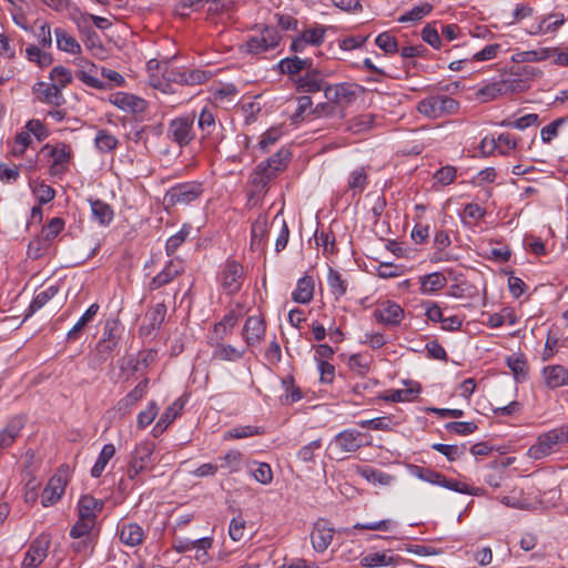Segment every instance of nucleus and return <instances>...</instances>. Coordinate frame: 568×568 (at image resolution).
<instances>
[{
  "label": "nucleus",
  "instance_id": "obj_10",
  "mask_svg": "<svg viewBox=\"0 0 568 568\" xmlns=\"http://www.w3.org/2000/svg\"><path fill=\"white\" fill-rule=\"evenodd\" d=\"M335 529L326 519H318L311 534L312 546L315 551L324 552L333 541Z\"/></svg>",
  "mask_w": 568,
  "mask_h": 568
},
{
  "label": "nucleus",
  "instance_id": "obj_48",
  "mask_svg": "<svg viewBox=\"0 0 568 568\" xmlns=\"http://www.w3.org/2000/svg\"><path fill=\"white\" fill-rule=\"evenodd\" d=\"M396 562V558L393 556H387L384 552H374L368 554L361 558V566L367 568H377L388 565H394Z\"/></svg>",
  "mask_w": 568,
  "mask_h": 568
},
{
  "label": "nucleus",
  "instance_id": "obj_63",
  "mask_svg": "<svg viewBox=\"0 0 568 568\" xmlns=\"http://www.w3.org/2000/svg\"><path fill=\"white\" fill-rule=\"evenodd\" d=\"M564 13L556 12L544 16L539 19L546 34L556 32L565 23Z\"/></svg>",
  "mask_w": 568,
  "mask_h": 568
},
{
  "label": "nucleus",
  "instance_id": "obj_34",
  "mask_svg": "<svg viewBox=\"0 0 568 568\" xmlns=\"http://www.w3.org/2000/svg\"><path fill=\"white\" fill-rule=\"evenodd\" d=\"M213 545V539L211 537H203L195 540H191L187 538H178L173 541L172 548L179 552L183 554L193 549H203L211 548Z\"/></svg>",
  "mask_w": 568,
  "mask_h": 568
},
{
  "label": "nucleus",
  "instance_id": "obj_30",
  "mask_svg": "<svg viewBox=\"0 0 568 568\" xmlns=\"http://www.w3.org/2000/svg\"><path fill=\"white\" fill-rule=\"evenodd\" d=\"M212 359L215 361H226V362H236L244 356V351L237 349L230 344H224L222 341H216L215 344H212Z\"/></svg>",
  "mask_w": 568,
  "mask_h": 568
},
{
  "label": "nucleus",
  "instance_id": "obj_19",
  "mask_svg": "<svg viewBox=\"0 0 568 568\" xmlns=\"http://www.w3.org/2000/svg\"><path fill=\"white\" fill-rule=\"evenodd\" d=\"M166 305L164 303H158L145 314V324L140 327V334L144 336L151 335L154 331H158L163 324L166 315Z\"/></svg>",
  "mask_w": 568,
  "mask_h": 568
},
{
  "label": "nucleus",
  "instance_id": "obj_26",
  "mask_svg": "<svg viewBox=\"0 0 568 568\" xmlns=\"http://www.w3.org/2000/svg\"><path fill=\"white\" fill-rule=\"evenodd\" d=\"M60 292V284H51L43 290L36 293L33 300L31 301L26 318L30 317L32 314H34L37 311L42 308L49 301H51L58 293Z\"/></svg>",
  "mask_w": 568,
  "mask_h": 568
},
{
  "label": "nucleus",
  "instance_id": "obj_61",
  "mask_svg": "<svg viewBox=\"0 0 568 568\" xmlns=\"http://www.w3.org/2000/svg\"><path fill=\"white\" fill-rule=\"evenodd\" d=\"M190 234V226L183 225L174 235L170 236L165 244V252L169 256L173 255L176 250L184 243Z\"/></svg>",
  "mask_w": 568,
  "mask_h": 568
},
{
  "label": "nucleus",
  "instance_id": "obj_53",
  "mask_svg": "<svg viewBox=\"0 0 568 568\" xmlns=\"http://www.w3.org/2000/svg\"><path fill=\"white\" fill-rule=\"evenodd\" d=\"M64 225L65 222L62 217H53L42 227L40 236L51 245V242L63 231Z\"/></svg>",
  "mask_w": 568,
  "mask_h": 568
},
{
  "label": "nucleus",
  "instance_id": "obj_20",
  "mask_svg": "<svg viewBox=\"0 0 568 568\" xmlns=\"http://www.w3.org/2000/svg\"><path fill=\"white\" fill-rule=\"evenodd\" d=\"M149 386V379L141 381L130 393L121 398L116 404V409L121 415L131 412L132 407L144 397Z\"/></svg>",
  "mask_w": 568,
  "mask_h": 568
},
{
  "label": "nucleus",
  "instance_id": "obj_25",
  "mask_svg": "<svg viewBox=\"0 0 568 568\" xmlns=\"http://www.w3.org/2000/svg\"><path fill=\"white\" fill-rule=\"evenodd\" d=\"M104 503L95 499L91 495H84L78 503L79 517L93 521L95 524L97 516L102 511Z\"/></svg>",
  "mask_w": 568,
  "mask_h": 568
},
{
  "label": "nucleus",
  "instance_id": "obj_47",
  "mask_svg": "<svg viewBox=\"0 0 568 568\" xmlns=\"http://www.w3.org/2000/svg\"><path fill=\"white\" fill-rule=\"evenodd\" d=\"M359 475L372 484L381 486H388L392 484L394 477L387 473L373 467H365L359 470Z\"/></svg>",
  "mask_w": 568,
  "mask_h": 568
},
{
  "label": "nucleus",
  "instance_id": "obj_6",
  "mask_svg": "<svg viewBox=\"0 0 568 568\" xmlns=\"http://www.w3.org/2000/svg\"><path fill=\"white\" fill-rule=\"evenodd\" d=\"M202 194V187L199 183H181L172 186L165 194L164 200L169 205L190 204L197 200Z\"/></svg>",
  "mask_w": 568,
  "mask_h": 568
},
{
  "label": "nucleus",
  "instance_id": "obj_16",
  "mask_svg": "<svg viewBox=\"0 0 568 568\" xmlns=\"http://www.w3.org/2000/svg\"><path fill=\"white\" fill-rule=\"evenodd\" d=\"M290 159V150L282 148L275 154L270 156L265 162H262L258 168L267 179H272L276 176L278 172L285 169Z\"/></svg>",
  "mask_w": 568,
  "mask_h": 568
},
{
  "label": "nucleus",
  "instance_id": "obj_40",
  "mask_svg": "<svg viewBox=\"0 0 568 568\" xmlns=\"http://www.w3.org/2000/svg\"><path fill=\"white\" fill-rule=\"evenodd\" d=\"M267 216L265 214H258L254 220L251 227V246L258 248L267 233Z\"/></svg>",
  "mask_w": 568,
  "mask_h": 568
},
{
  "label": "nucleus",
  "instance_id": "obj_59",
  "mask_svg": "<svg viewBox=\"0 0 568 568\" xmlns=\"http://www.w3.org/2000/svg\"><path fill=\"white\" fill-rule=\"evenodd\" d=\"M357 425L362 428H368L373 430H389L393 426V419L390 416H382L372 419H363L357 422Z\"/></svg>",
  "mask_w": 568,
  "mask_h": 568
},
{
  "label": "nucleus",
  "instance_id": "obj_22",
  "mask_svg": "<svg viewBox=\"0 0 568 568\" xmlns=\"http://www.w3.org/2000/svg\"><path fill=\"white\" fill-rule=\"evenodd\" d=\"M308 71L296 80V89L303 93H315L322 91L324 80L317 69H307Z\"/></svg>",
  "mask_w": 568,
  "mask_h": 568
},
{
  "label": "nucleus",
  "instance_id": "obj_12",
  "mask_svg": "<svg viewBox=\"0 0 568 568\" xmlns=\"http://www.w3.org/2000/svg\"><path fill=\"white\" fill-rule=\"evenodd\" d=\"M43 150H50L49 155L52 158L50 174L54 176L64 174L68 170V163L71 159L70 148L63 143L52 148L47 144Z\"/></svg>",
  "mask_w": 568,
  "mask_h": 568
},
{
  "label": "nucleus",
  "instance_id": "obj_14",
  "mask_svg": "<svg viewBox=\"0 0 568 568\" xmlns=\"http://www.w3.org/2000/svg\"><path fill=\"white\" fill-rule=\"evenodd\" d=\"M243 267L235 261H229L222 272V285L229 294H234L241 288Z\"/></svg>",
  "mask_w": 568,
  "mask_h": 568
},
{
  "label": "nucleus",
  "instance_id": "obj_36",
  "mask_svg": "<svg viewBox=\"0 0 568 568\" xmlns=\"http://www.w3.org/2000/svg\"><path fill=\"white\" fill-rule=\"evenodd\" d=\"M420 282V293L422 294H433L442 288H444L447 284L446 277L438 272L430 273L424 275L419 278Z\"/></svg>",
  "mask_w": 568,
  "mask_h": 568
},
{
  "label": "nucleus",
  "instance_id": "obj_5",
  "mask_svg": "<svg viewBox=\"0 0 568 568\" xmlns=\"http://www.w3.org/2000/svg\"><path fill=\"white\" fill-rule=\"evenodd\" d=\"M154 448V444L149 440L141 442L135 446L128 468L130 479H134L141 471L151 466Z\"/></svg>",
  "mask_w": 568,
  "mask_h": 568
},
{
  "label": "nucleus",
  "instance_id": "obj_28",
  "mask_svg": "<svg viewBox=\"0 0 568 568\" xmlns=\"http://www.w3.org/2000/svg\"><path fill=\"white\" fill-rule=\"evenodd\" d=\"M312 65L313 59H302L297 55L284 58L278 63L280 71L288 75H295L303 70L311 69Z\"/></svg>",
  "mask_w": 568,
  "mask_h": 568
},
{
  "label": "nucleus",
  "instance_id": "obj_51",
  "mask_svg": "<svg viewBox=\"0 0 568 568\" xmlns=\"http://www.w3.org/2000/svg\"><path fill=\"white\" fill-rule=\"evenodd\" d=\"M327 283L331 288L332 294L336 298H339L343 295H345V293L347 291V283L345 280L342 278V275L337 271L333 270L332 267H329V270H328Z\"/></svg>",
  "mask_w": 568,
  "mask_h": 568
},
{
  "label": "nucleus",
  "instance_id": "obj_7",
  "mask_svg": "<svg viewBox=\"0 0 568 568\" xmlns=\"http://www.w3.org/2000/svg\"><path fill=\"white\" fill-rule=\"evenodd\" d=\"M374 318L387 327H395L404 320L405 312L399 304L393 301H383L373 312Z\"/></svg>",
  "mask_w": 568,
  "mask_h": 568
},
{
  "label": "nucleus",
  "instance_id": "obj_17",
  "mask_svg": "<svg viewBox=\"0 0 568 568\" xmlns=\"http://www.w3.org/2000/svg\"><path fill=\"white\" fill-rule=\"evenodd\" d=\"M333 443L344 453H353L364 446L363 434L353 428L338 433Z\"/></svg>",
  "mask_w": 568,
  "mask_h": 568
},
{
  "label": "nucleus",
  "instance_id": "obj_55",
  "mask_svg": "<svg viewBox=\"0 0 568 568\" xmlns=\"http://www.w3.org/2000/svg\"><path fill=\"white\" fill-rule=\"evenodd\" d=\"M258 434H261V433L258 430V427H256V426H251V425L237 426V427L231 428L227 432H225L223 435V439L224 440L242 439V438L252 437V436H255Z\"/></svg>",
  "mask_w": 568,
  "mask_h": 568
},
{
  "label": "nucleus",
  "instance_id": "obj_13",
  "mask_svg": "<svg viewBox=\"0 0 568 568\" xmlns=\"http://www.w3.org/2000/svg\"><path fill=\"white\" fill-rule=\"evenodd\" d=\"M564 442V433L558 429H552L538 438V443L530 447L529 452L535 458H540L549 455L554 447Z\"/></svg>",
  "mask_w": 568,
  "mask_h": 568
},
{
  "label": "nucleus",
  "instance_id": "obj_32",
  "mask_svg": "<svg viewBox=\"0 0 568 568\" xmlns=\"http://www.w3.org/2000/svg\"><path fill=\"white\" fill-rule=\"evenodd\" d=\"M118 344V342L100 339L91 355L90 365L95 368L106 362L111 357Z\"/></svg>",
  "mask_w": 568,
  "mask_h": 568
},
{
  "label": "nucleus",
  "instance_id": "obj_15",
  "mask_svg": "<svg viewBox=\"0 0 568 568\" xmlns=\"http://www.w3.org/2000/svg\"><path fill=\"white\" fill-rule=\"evenodd\" d=\"M67 486V479L58 474L54 475L49 483L47 484L45 488L42 491L41 495V504L43 507H49L54 505L60 500L62 495L64 494V489Z\"/></svg>",
  "mask_w": 568,
  "mask_h": 568
},
{
  "label": "nucleus",
  "instance_id": "obj_60",
  "mask_svg": "<svg viewBox=\"0 0 568 568\" xmlns=\"http://www.w3.org/2000/svg\"><path fill=\"white\" fill-rule=\"evenodd\" d=\"M52 83L61 91L72 81L71 71L62 65L54 67L50 72Z\"/></svg>",
  "mask_w": 568,
  "mask_h": 568
},
{
  "label": "nucleus",
  "instance_id": "obj_4",
  "mask_svg": "<svg viewBox=\"0 0 568 568\" xmlns=\"http://www.w3.org/2000/svg\"><path fill=\"white\" fill-rule=\"evenodd\" d=\"M194 121V114H187L171 120L168 128L169 139L178 143L180 146L189 145L195 138L193 129Z\"/></svg>",
  "mask_w": 568,
  "mask_h": 568
},
{
  "label": "nucleus",
  "instance_id": "obj_45",
  "mask_svg": "<svg viewBox=\"0 0 568 568\" xmlns=\"http://www.w3.org/2000/svg\"><path fill=\"white\" fill-rule=\"evenodd\" d=\"M114 454H115V447L113 444H105L102 447V449L99 454V457L91 469V476L93 478H99L102 475L108 463L114 456Z\"/></svg>",
  "mask_w": 568,
  "mask_h": 568
},
{
  "label": "nucleus",
  "instance_id": "obj_8",
  "mask_svg": "<svg viewBox=\"0 0 568 568\" xmlns=\"http://www.w3.org/2000/svg\"><path fill=\"white\" fill-rule=\"evenodd\" d=\"M50 546V538L47 535H40L29 546L24 559L22 561L23 568H37L48 556Z\"/></svg>",
  "mask_w": 568,
  "mask_h": 568
},
{
  "label": "nucleus",
  "instance_id": "obj_39",
  "mask_svg": "<svg viewBox=\"0 0 568 568\" xmlns=\"http://www.w3.org/2000/svg\"><path fill=\"white\" fill-rule=\"evenodd\" d=\"M219 459L221 460L219 467L226 469L230 474L239 473L244 465V456L237 449H230Z\"/></svg>",
  "mask_w": 568,
  "mask_h": 568
},
{
  "label": "nucleus",
  "instance_id": "obj_3",
  "mask_svg": "<svg viewBox=\"0 0 568 568\" xmlns=\"http://www.w3.org/2000/svg\"><path fill=\"white\" fill-rule=\"evenodd\" d=\"M282 37L278 30L272 26H264L257 36H252L245 43V50L250 54L258 55L274 50Z\"/></svg>",
  "mask_w": 568,
  "mask_h": 568
},
{
  "label": "nucleus",
  "instance_id": "obj_52",
  "mask_svg": "<svg viewBox=\"0 0 568 568\" xmlns=\"http://www.w3.org/2000/svg\"><path fill=\"white\" fill-rule=\"evenodd\" d=\"M183 408V404H180L179 400L174 402L170 405L165 412L162 414L159 422L155 424V429L160 428V432H164L180 415V412Z\"/></svg>",
  "mask_w": 568,
  "mask_h": 568
},
{
  "label": "nucleus",
  "instance_id": "obj_33",
  "mask_svg": "<svg viewBox=\"0 0 568 568\" xmlns=\"http://www.w3.org/2000/svg\"><path fill=\"white\" fill-rule=\"evenodd\" d=\"M99 304L93 303L89 306V308L83 313V315L78 320V322L73 325V327L68 332L67 338L68 341H77L83 328L93 321L95 315L99 312Z\"/></svg>",
  "mask_w": 568,
  "mask_h": 568
},
{
  "label": "nucleus",
  "instance_id": "obj_57",
  "mask_svg": "<svg viewBox=\"0 0 568 568\" xmlns=\"http://www.w3.org/2000/svg\"><path fill=\"white\" fill-rule=\"evenodd\" d=\"M433 10V6L430 3H422L419 6L414 7L408 12L402 14L397 20L400 23L410 22V21H419L425 16L429 14Z\"/></svg>",
  "mask_w": 568,
  "mask_h": 568
},
{
  "label": "nucleus",
  "instance_id": "obj_58",
  "mask_svg": "<svg viewBox=\"0 0 568 568\" xmlns=\"http://www.w3.org/2000/svg\"><path fill=\"white\" fill-rule=\"evenodd\" d=\"M95 146L101 152H110L118 146V139L105 130H100L94 139Z\"/></svg>",
  "mask_w": 568,
  "mask_h": 568
},
{
  "label": "nucleus",
  "instance_id": "obj_46",
  "mask_svg": "<svg viewBox=\"0 0 568 568\" xmlns=\"http://www.w3.org/2000/svg\"><path fill=\"white\" fill-rule=\"evenodd\" d=\"M420 393V386L417 383H412L409 387L403 389L390 390L384 398L389 402H410Z\"/></svg>",
  "mask_w": 568,
  "mask_h": 568
},
{
  "label": "nucleus",
  "instance_id": "obj_18",
  "mask_svg": "<svg viewBox=\"0 0 568 568\" xmlns=\"http://www.w3.org/2000/svg\"><path fill=\"white\" fill-rule=\"evenodd\" d=\"M266 326L258 316H248L245 321L242 336L248 346L258 344L265 335Z\"/></svg>",
  "mask_w": 568,
  "mask_h": 568
},
{
  "label": "nucleus",
  "instance_id": "obj_2",
  "mask_svg": "<svg viewBox=\"0 0 568 568\" xmlns=\"http://www.w3.org/2000/svg\"><path fill=\"white\" fill-rule=\"evenodd\" d=\"M529 89L526 80L520 78L514 69L500 80L488 83L477 91V99L481 102H488L503 95H513L525 92Z\"/></svg>",
  "mask_w": 568,
  "mask_h": 568
},
{
  "label": "nucleus",
  "instance_id": "obj_42",
  "mask_svg": "<svg viewBox=\"0 0 568 568\" xmlns=\"http://www.w3.org/2000/svg\"><path fill=\"white\" fill-rule=\"evenodd\" d=\"M212 77V73L210 71L205 70H199V69H185L183 71V74L180 75L178 79V83L182 85H197L205 83L207 80H210Z\"/></svg>",
  "mask_w": 568,
  "mask_h": 568
},
{
  "label": "nucleus",
  "instance_id": "obj_38",
  "mask_svg": "<svg viewBox=\"0 0 568 568\" xmlns=\"http://www.w3.org/2000/svg\"><path fill=\"white\" fill-rule=\"evenodd\" d=\"M91 211L94 220L101 225H109L113 220L112 207L102 200H90Z\"/></svg>",
  "mask_w": 568,
  "mask_h": 568
},
{
  "label": "nucleus",
  "instance_id": "obj_50",
  "mask_svg": "<svg viewBox=\"0 0 568 568\" xmlns=\"http://www.w3.org/2000/svg\"><path fill=\"white\" fill-rule=\"evenodd\" d=\"M347 184L353 196L362 194L367 184V175L364 168L354 170L348 176Z\"/></svg>",
  "mask_w": 568,
  "mask_h": 568
},
{
  "label": "nucleus",
  "instance_id": "obj_1",
  "mask_svg": "<svg viewBox=\"0 0 568 568\" xmlns=\"http://www.w3.org/2000/svg\"><path fill=\"white\" fill-rule=\"evenodd\" d=\"M430 94L419 100L416 111L428 120H438L455 115L460 110V103L454 98L438 91H429Z\"/></svg>",
  "mask_w": 568,
  "mask_h": 568
},
{
  "label": "nucleus",
  "instance_id": "obj_24",
  "mask_svg": "<svg viewBox=\"0 0 568 568\" xmlns=\"http://www.w3.org/2000/svg\"><path fill=\"white\" fill-rule=\"evenodd\" d=\"M34 92L39 100L47 104L60 106L64 103L61 90L53 83L39 82L34 88Z\"/></svg>",
  "mask_w": 568,
  "mask_h": 568
},
{
  "label": "nucleus",
  "instance_id": "obj_37",
  "mask_svg": "<svg viewBox=\"0 0 568 568\" xmlns=\"http://www.w3.org/2000/svg\"><path fill=\"white\" fill-rule=\"evenodd\" d=\"M57 45L61 51L78 54L81 52V45L74 37L69 34L64 29L57 28L54 30Z\"/></svg>",
  "mask_w": 568,
  "mask_h": 568
},
{
  "label": "nucleus",
  "instance_id": "obj_27",
  "mask_svg": "<svg viewBox=\"0 0 568 568\" xmlns=\"http://www.w3.org/2000/svg\"><path fill=\"white\" fill-rule=\"evenodd\" d=\"M545 383L549 388L568 385V368L561 365H551L542 369Z\"/></svg>",
  "mask_w": 568,
  "mask_h": 568
},
{
  "label": "nucleus",
  "instance_id": "obj_9",
  "mask_svg": "<svg viewBox=\"0 0 568 568\" xmlns=\"http://www.w3.org/2000/svg\"><path fill=\"white\" fill-rule=\"evenodd\" d=\"M197 126L201 130V139L203 142L210 144H217L221 138L217 134V129L221 126L216 120L212 109L204 108L199 114Z\"/></svg>",
  "mask_w": 568,
  "mask_h": 568
},
{
  "label": "nucleus",
  "instance_id": "obj_31",
  "mask_svg": "<svg viewBox=\"0 0 568 568\" xmlns=\"http://www.w3.org/2000/svg\"><path fill=\"white\" fill-rule=\"evenodd\" d=\"M314 295V280L312 276H303L297 281L296 288L292 293L294 302L300 304H307L312 301Z\"/></svg>",
  "mask_w": 568,
  "mask_h": 568
},
{
  "label": "nucleus",
  "instance_id": "obj_43",
  "mask_svg": "<svg viewBox=\"0 0 568 568\" xmlns=\"http://www.w3.org/2000/svg\"><path fill=\"white\" fill-rule=\"evenodd\" d=\"M374 123V115L372 114H359L346 122V131L353 134H361L368 131Z\"/></svg>",
  "mask_w": 568,
  "mask_h": 568
},
{
  "label": "nucleus",
  "instance_id": "obj_23",
  "mask_svg": "<svg viewBox=\"0 0 568 568\" xmlns=\"http://www.w3.org/2000/svg\"><path fill=\"white\" fill-rule=\"evenodd\" d=\"M111 103L125 112L132 113L142 112L145 108V101L143 99L125 92L113 94Z\"/></svg>",
  "mask_w": 568,
  "mask_h": 568
},
{
  "label": "nucleus",
  "instance_id": "obj_49",
  "mask_svg": "<svg viewBox=\"0 0 568 568\" xmlns=\"http://www.w3.org/2000/svg\"><path fill=\"white\" fill-rule=\"evenodd\" d=\"M326 34V27L321 24H315L306 30H304L300 36L303 41L313 47H320L324 40Z\"/></svg>",
  "mask_w": 568,
  "mask_h": 568
},
{
  "label": "nucleus",
  "instance_id": "obj_29",
  "mask_svg": "<svg viewBox=\"0 0 568 568\" xmlns=\"http://www.w3.org/2000/svg\"><path fill=\"white\" fill-rule=\"evenodd\" d=\"M24 426V417L16 416L9 420L4 429L0 433V446L7 448L11 446L16 438L20 435Z\"/></svg>",
  "mask_w": 568,
  "mask_h": 568
},
{
  "label": "nucleus",
  "instance_id": "obj_44",
  "mask_svg": "<svg viewBox=\"0 0 568 568\" xmlns=\"http://www.w3.org/2000/svg\"><path fill=\"white\" fill-rule=\"evenodd\" d=\"M248 469L256 481L262 485H268L273 480V471L267 463L252 462L248 464Z\"/></svg>",
  "mask_w": 568,
  "mask_h": 568
},
{
  "label": "nucleus",
  "instance_id": "obj_41",
  "mask_svg": "<svg viewBox=\"0 0 568 568\" xmlns=\"http://www.w3.org/2000/svg\"><path fill=\"white\" fill-rule=\"evenodd\" d=\"M551 49L540 48L537 50L519 51L513 55L511 60L518 64L525 62H538L547 60L548 58L551 57Z\"/></svg>",
  "mask_w": 568,
  "mask_h": 568
},
{
  "label": "nucleus",
  "instance_id": "obj_54",
  "mask_svg": "<svg viewBox=\"0 0 568 568\" xmlns=\"http://www.w3.org/2000/svg\"><path fill=\"white\" fill-rule=\"evenodd\" d=\"M432 448L443 454L449 462L459 459L466 450L465 445H446L440 443L433 444Z\"/></svg>",
  "mask_w": 568,
  "mask_h": 568
},
{
  "label": "nucleus",
  "instance_id": "obj_21",
  "mask_svg": "<svg viewBox=\"0 0 568 568\" xmlns=\"http://www.w3.org/2000/svg\"><path fill=\"white\" fill-rule=\"evenodd\" d=\"M120 540L126 546L134 547L144 540L143 528L135 523H123L118 527Z\"/></svg>",
  "mask_w": 568,
  "mask_h": 568
},
{
  "label": "nucleus",
  "instance_id": "obj_56",
  "mask_svg": "<svg viewBox=\"0 0 568 568\" xmlns=\"http://www.w3.org/2000/svg\"><path fill=\"white\" fill-rule=\"evenodd\" d=\"M440 486L444 488H447L449 490L457 491V493L465 494V495L479 496L480 491H481V489H479V488H473V487L468 486L467 484L460 483L458 480L448 479L446 476H443Z\"/></svg>",
  "mask_w": 568,
  "mask_h": 568
},
{
  "label": "nucleus",
  "instance_id": "obj_35",
  "mask_svg": "<svg viewBox=\"0 0 568 568\" xmlns=\"http://www.w3.org/2000/svg\"><path fill=\"white\" fill-rule=\"evenodd\" d=\"M239 322V315L234 311L227 312L213 327L215 341H223Z\"/></svg>",
  "mask_w": 568,
  "mask_h": 568
},
{
  "label": "nucleus",
  "instance_id": "obj_62",
  "mask_svg": "<svg viewBox=\"0 0 568 568\" xmlns=\"http://www.w3.org/2000/svg\"><path fill=\"white\" fill-rule=\"evenodd\" d=\"M412 474L423 481L429 483L432 485H437V486H440L442 479L444 476L443 474H440L436 470H433L430 468L419 467V466H414Z\"/></svg>",
  "mask_w": 568,
  "mask_h": 568
},
{
  "label": "nucleus",
  "instance_id": "obj_11",
  "mask_svg": "<svg viewBox=\"0 0 568 568\" xmlns=\"http://www.w3.org/2000/svg\"><path fill=\"white\" fill-rule=\"evenodd\" d=\"M183 272L184 264L182 260H170V262L164 266V268L150 281L149 290H159L160 287L171 283L176 276H179Z\"/></svg>",
  "mask_w": 568,
  "mask_h": 568
},
{
  "label": "nucleus",
  "instance_id": "obj_64",
  "mask_svg": "<svg viewBox=\"0 0 568 568\" xmlns=\"http://www.w3.org/2000/svg\"><path fill=\"white\" fill-rule=\"evenodd\" d=\"M376 45L387 54L398 51V42L394 36L388 32L379 33L375 39Z\"/></svg>",
  "mask_w": 568,
  "mask_h": 568
}]
</instances>
